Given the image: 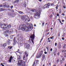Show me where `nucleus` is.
Masks as SVG:
<instances>
[{
    "label": "nucleus",
    "mask_w": 66,
    "mask_h": 66,
    "mask_svg": "<svg viewBox=\"0 0 66 66\" xmlns=\"http://www.w3.org/2000/svg\"><path fill=\"white\" fill-rule=\"evenodd\" d=\"M2 6H3L1 4L0 5V7H2Z\"/></svg>",
    "instance_id": "nucleus-31"
},
{
    "label": "nucleus",
    "mask_w": 66,
    "mask_h": 66,
    "mask_svg": "<svg viewBox=\"0 0 66 66\" xmlns=\"http://www.w3.org/2000/svg\"><path fill=\"white\" fill-rule=\"evenodd\" d=\"M33 35H32L30 36V38L31 39V40L32 42L34 44V39L35 38V34H34V32Z\"/></svg>",
    "instance_id": "nucleus-3"
},
{
    "label": "nucleus",
    "mask_w": 66,
    "mask_h": 66,
    "mask_svg": "<svg viewBox=\"0 0 66 66\" xmlns=\"http://www.w3.org/2000/svg\"><path fill=\"white\" fill-rule=\"evenodd\" d=\"M44 53L45 54H47V53L46 52H44Z\"/></svg>",
    "instance_id": "nucleus-44"
},
{
    "label": "nucleus",
    "mask_w": 66,
    "mask_h": 66,
    "mask_svg": "<svg viewBox=\"0 0 66 66\" xmlns=\"http://www.w3.org/2000/svg\"><path fill=\"white\" fill-rule=\"evenodd\" d=\"M50 42H51V40H48V43H50Z\"/></svg>",
    "instance_id": "nucleus-36"
},
{
    "label": "nucleus",
    "mask_w": 66,
    "mask_h": 66,
    "mask_svg": "<svg viewBox=\"0 0 66 66\" xmlns=\"http://www.w3.org/2000/svg\"><path fill=\"white\" fill-rule=\"evenodd\" d=\"M21 59V54H20L18 56V60H19Z\"/></svg>",
    "instance_id": "nucleus-9"
},
{
    "label": "nucleus",
    "mask_w": 66,
    "mask_h": 66,
    "mask_svg": "<svg viewBox=\"0 0 66 66\" xmlns=\"http://www.w3.org/2000/svg\"><path fill=\"white\" fill-rule=\"evenodd\" d=\"M32 26H29V28L26 27V25L24 24H23L22 25V27H21V26H20V29L22 31H25L26 32H28L29 30L31 29L30 30H32Z\"/></svg>",
    "instance_id": "nucleus-1"
},
{
    "label": "nucleus",
    "mask_w": 66,
    "mask_h": 66,
    "mask_svg": "<svg viewBox=\"0 0 66 66\" xmlns=\"http://www.w3.org/2000/svg\"><path fill=\"white\" fill-rule=\"evenodd\" d=\"M38 62H39V61L37 60L36 61V63L37 64L38 63Z\"/></svg>",
    "instance_id": "nucleus-30"
},
{
    "label": "nucleus",
    "mask_w": 66,
    "mask_h": 66,
    "mask_svg": "<svg viewBox=\"0 0 66 66\" xmlns=\"http://www.w3.org/2000/svg\"><path fill=\"white\" fill-rule=\"evenodd\" d=\"M13 6L12 5V6H10V8L11 9H13Z\"/></svg>",
    "instance_id": "nucleus-32"
},
{
    "label": "nucleus",
    "mask_w": 66,
    "mask_h": 66,
    "mask_svg": "<svg viewBox=\"0 0 66 66\" xmlns=\"http://www.w3.org/2000/svg\"><path fill=\"white\" fill-rule=\"evenodd\" d=\"M62 48H65V47L64 46H63L62 47Z\"/></svg>",
    "instance_id": "nucleus-53"
},
{
    "label": "nucleus",
    "mask_w": 66,
    "mask_h": 66,
    "mask_svg": "<svg viewBox=\"0 0 66 66\" xmlns=\"http://www.w3.org/2000/svg\"><path fill=\"white\" fill-rule=\"evenodd\" d=\"M47 4L49 6H52L53 5H54V4L51 3H48Z\"/></svg>",
    "instance_id": "nucleus-13"
},
{
    "label": "nucleus",
    "mask_w": 66,
    "mask_h": 66,
    "mask_svg": "<svg viewBox=\"0 0 66 66\" xmlns=\"http://www.w3.org/2000/svg\"><path fill=\"white\" fill-rule=\"evenodd\" d=\"M32 12H36V10L35 9H32L31 10Z\"/></svg>",
    "instance_id": "nucleus-24"
},
{
    "label": "nucleus",
    "mask_w": 66,
    "mask_h": 66,
    "mask_svg": "<svg viewBox=\"0 0 66 66\" xmlns=\"http://www.w3.org/2000/svg\"><path fill=\"white\" fill-rule=\"evenodd\" d=\"M45 57V54H44L42 55V61H44V60Z\"/></svg>",
    "instance_id": "nucleus-11"
},
{
    "label": "nucleus",
    "mask_w": 66,
    "mask_h": 66,
    "mask_svg": "<svg viewBox=\"0 0 66 66\" xmlns=\"http://www.w3.org/2000/svg\"><path fill=\"white\" fill-rule=\"evenodd\" d=\"M66 52V50H64V52Z\"/></svg>",
    "instance_id": "nucleus-51"
},
{
    "label": "nucleus",
    "mask_w": 66,
    "mask_h": 66,
    "mask_svg": "<svg viewBox=\"0 0 66 66\" xmlns=\"http://www.w3.org/2000/svg\"><path fill=\"white\" fill-rule=\"evenodd\" d=\"M64 46H66V44H65L64 45Z\"/></svg>",
    "instance_id": "nucleus-63"
},
{
    "label": "nucleus",
    "mask_w": 66,
    "mask_h": 66,
    "mask_svg": "<svg viewBox=\"0 0 66 66\" xmlns=\"http://www.w3.org/2000/svg\"><path fill=\"white\" fill-rule=\"evenodd\" d=\"M12 48H13V46H10V49H12Z\"/></svg>",
    "instance_id": "nucleus-33"
},
{
    "label": "nucleus",
    "mask_w": 66,
    "mask_h": 66,
    "mask_svg": "<svg viewBox=\"0 0 66 66\" xmlns=\"http://www.w3.org/2000/svg\"><path fill=\"white\" fill-rule=\"evenodd\" d=\"M42 40H43V39H41V40L40 41V43H41V42H42Z\"/></svg>",
    "instance_id": "nucleus-58"
},
{
    "label": "nucleus",
    "mask_w": 66,
    "mask_h": 66,
    "mask_svg": "<svg viewBox=\"0 0 66 66\" xmlns=\"http://www.w3.org/2000/svg\"><path fill=\"white\" fill-rule=\"evenodd\" d=\"M49 39H50V38H48L47 39L48 40H50Z\"/></svg>",
    "instance_id": "nucleus-62"
},
{
    "label": "nucleus",
    "mask_w": 66,
    "mask_h": 66,
    "mask_svg": "<svg viewBox=\"0 0 66 66\" xmlns=\"http://www.w3.org/2000/svg\"><path fill=\"white\" fill-rule=\"evenodd\" d=\"M18 12L20 14H23V12H22L21 11H18Z\"/></svg>",
    "instance_id": "nucleus-16"
},
{
    "label": "nucleus",
    "mask_w": 66,
    "mask_h": 66,
    "mask_svg": "<svg viewBox=\"0 0 66 66\" xmlns=\"http://www.w3.org/2000/svg\"><path fill=\"white\" fill-rule=\"evenodd\" d=\"M19 2V0H16L15 1H14V3H16V4H18V3Z\"/></svg>",
    "instance_id": "nucleus-8"
},
{
    "label": "nucleus",
    "mask_w": 66,
    "mask_h": 66,
    "mask_svg": "<svg viewBox=\"0 0 66 66\" xmlns=\"http://www.w3.org/2000/svg\"><path fill=\"white\" fill-rule=\"evenodd\" d=\"M62 15H63V16H64V13H62V14H61Z\"/></svg>",
    "instance_id": "nucleus-41"
},
{
    "label": "nucleus",
    "mask_w": 66,
    "mask_h": 66,
    "mask_svg": "<svg viewBox=\"0 0 66 66\" xmlns=\"http://www.w3.org/2000/svg\"><path fill=\"white\" fill-rule=\"evenodd\" d=\"M3 7H4V8H5V7H6V4H3Z\"/></svg>",
    "instance_id": "nucleus-23"
},
{
    "label": "nucleus",
    "mask_w": 66,
    "mask_h": 66,
    "mask_svg": "<svg viewBox=\"0 0 66 66\" xmlns=\"http://www.w3.org/2000/svg\"><path fill=\"white\" fill-rule=\"evenodd\" d=\"M42 22V26H44V24L45 23V22Z\"/></svg>",
    "instance_id": "nucleus-27"
},
{
    "label": "nucleus",
    "mask_w": 66,
    "mask_h": 66,
    "mask_svg": "<svg viewBox=\"0 0 66 66\" xmlns=\"http://www.w3.org/2000/svg\"><path fill=\"white\" fill-rule=\"evenodd\" d=\"M16 62V60H13V62Z\"/></svg>",
    "instance_id": "nucleus-45"
},
{
    "label": "nucleus",
    "mask_w": 66,
    "mask_h": 66,
    "mask_svg": "<svg viewBox=\"0 0 66 66\" xmlns=\"http://www.w3.org/2000/svg\"><path fill=\"white\" fill-rule=\"evenodd\" d=\"M19 50L18 49V50L17 51V52H18L19 53Z\"/></svg>",
    "instance_id": "nucleus-42"
},
{
    "label": "nucleus",
    "mask_w": 66,
    "mask_h": 66,
    "mask_svg": "<svg viewBox=\"0 0 66 66\" xmlns=\"http://www.w3.org/2000/svg\"><path fill=\"white\" fill-rule=\"evenodd\" d=\"M59 22H60V23H61V20H60V19H59Z\"/></svg>",
    "instance_id": "nucleus-47"
},
{
    "label": "nucleus",
    "mask_w": 66,
    "mask_h": 66,
    "mask_svg": "<svg viewBox=\"0 0 66 66\" xmlns=\"http://www.w3.org/2000/svg\"><path fill=\"white\" fill-rule=\"evenodd\" d=\"M30 46V45L28 43H25L24 44V47L25 48H29V47Z\"/></svg>",
    "instance_id": "nucleus-6"
},
{
    "label": "nucleus",
    "mask_w": 66,
    "mask_h": 66,
    "mask_svg": "<svg viewBox=\"0 0 66 66\" xmlns=\"http://www.w3.org/2000/svg\"><path fill=\"white\" fill-rule=\"evenodd\" d=\"M1 65L2 66H4V65H3V63H1Z\"/></svg>",
    "instance_id": "nucleus-40"
},
{
    "label": "nucleus",
    "mask_w": 66,
    "mask_h": 66,
    "mask_svg": "<svg viewBox=\"0 0 66 66\" xmlns=\"http://www.w3.org/2000/svg\"><path fill=\"white\" fill-rule=\"evenodd\" d=\"M13 33V32L11 31H10V33Z\"/></svg>",
    "instance_id": "nucleus-39"
},
{
    "label": "nucleus",
    "mask_w": 66,
    "mask_h": 66,
    "mask_svg": "<svg viewBox=\"0 0 66 66\" xmlns=\"http://www.w3.org/2000/svg\"><path fill=\"white\" fill-rule=\"evenodd\" d=\"M25 55L26 56V57H28V54H27V52H25Z\"/></svg>",
    "instance_id": "nucleus-21"
},
{
    "label": "nucleus",
    "mask_w": 66,
    "mask_h": 66,
    "mask_svg": "<svg viewBox=\"0 0 66 66\" xmlns=\"http://www.w3.org/2000/svg\"><path fill=\"white\" fill-rule=\"evenodd\" d=\"M35 65V62L34 63V64H33V66H36Z\"/></svg>",
    "instance_id": "nucleus-28"
},
{
    "label": "nucleus",
    "mask_w": 66,
    "mask_h": 66,
    "mask_svg": "<svg viewBox=\"0 0 66 66\" xmlns=\"http://www.w3.org/2000/svg\"><path fill=\"white\" fill-rule=\"evenodd\" d=\"M6 7H7V8H10V5H6Z\"/></svg>",
    "instance_id": "nucleus-26"
},
{
    "label": "nucleus",
    "mask_w": 66,
    "mask_h": 66,
    "mask_svg": "<svg viewBox=\"0 0 66 66\" xmlns=\"http://www.w3.org/2000/svg\"><path fill=\"white\" fill-rule=\"evenodd\" d=\"M10 46H8V48H10Z\"/></svg>",
    "instance_id": "nucleus-60"
},
{
    "label": "nucleus",
    "mask_w": 66,
    "mask_h": 66,
    "mask_svg": "<svg viewBox=\"0 0 66 66\" xmlns=\"http://www.w3.org/2000/svg\"><path fill=\"white\" fill-rule=\"evenodd\" d=\"M61 44H58V47L59 49H60L61 47Z\"/></svg>",
    "instance_id": "nucleus-17"
},
{
    "label": "nucleus",
    "mask_w": 66,
    "mask_h": 66,
    "mask_svg": "<svg viewBox=\"0 0 66 66\" xmlns=\"http://www.w3.org/2000/svg\"><path fill=\"white\" fill-rule=\"evenodd\" d=\"M6 33H7L9 34L10 33V31H9V30H7L6 31L4 32V33H6Z\"/></svg>",
    "instance_id": "nucleus-18"
},
{
    "label": "nucleus",
    "mask_w": 66,
    "mask_h": 66,
    "mask_svg": "<svg viewBox=\"0 0 66 66\" xmlns=\"http://www.w3.org/2000/svg\"><path fill=\"white\" fill-rule=\"evenodd\" d=\"M34 17L36 19H38L39 18V14L38 12L36 13L34 15Z\"/></svg>",
    "instance_id": "nucleus-4"
},
{
    "label": "nucleus",
    "mask_w": 66,
    "mask_h": 66,
    "mask_svg": "<svg viewBox=\"0 0 66 66\" xmlns=\"http://www.w3.org/2000/svg\"><path fill=\"white\" fill-rule=\"evenodd\" d=\"M6 26H7V24H2L1 26V28L2 29H3L4 28V27H5Z\"/></svg>",
    "instance_id": "nucleus-7"
},
{
    "label": "nucleus",
    "mask_w": 66,
    "mask_h": 66,
    "mask_svg": "<svg viewBox=\"0 0 66 66\" xmlns=\"http://www.w3.org/2000/svg\"><path fill=\"white\" fill-rule=\"evenodd\" d=\"M62 52H64V50H62Z\"/></svg>",
    "instance_id": "nucleus-55"
},
{
    "label": "nucleus",
    "mask_w": 66,
    "mask_h": 66,
    "mask_svg": "<svg viewBox=\"0 0 66 66\" xmlns=\"http://www.w3.org/2000/svg\"><path fill=\"white\" fill-rule=\"evenodd\" d=\"M12 59H13V56H11L10 57V59L9 61L10 63H11V61H12Z\"/></svg>",
    "instance_id": "nucleus-15"
},
{
    "label": "nucleus",
    "mask_w": 66,
    "mask_h": 66,
    "mask_svg": "<svg viewBox=\"0 0 66 66\" xmlns=\"http://www.w3.org/2000/svg\"><path fill=\"white\" fill-rule=\"evenodd\" d=\"M7 42L8 43V44L9 43H10V40H8L7 41Z\"/></svg>",
    "instance_id": "nucleus-29"
},
{
    "label": "nucleus",
    "mask_w": 66,
    "mask_h": 66,
    "mask_svg": "<svg viewBox=\"0 0 66 66\" xmlns=\"http://www.w3.org/2000/svg\"><path fill=\"white\" fill-rule=\"evenodd\" d=\"M26 4V3H23L22 5L23 6H24V7H26V6H27V5Z\"/></svg>",
    "instance_id": "nucleus-14"
},
{
    "label": "nucleus",
    "mask_w": 66,
    "mask_h": 66,
    "mask_svg": "<svg viewBox=\"0 0 66 66\" xmlns=\"http://www.w3.org/2000/svg\"><path fill=\"white\" fill-rule=\"evenodd\" d=\"M3 47H5L6 46V43H4V44H3Z\"/></svg>",
    "instance_id": "nucleus-25"
},
{
    "label": "nucleus",
    "mask_w": 66,
    "mask_h": 66,
    "mask_svg": "<svg viewBox=\"0 0 66 66\" xmlns=\"http://www.w3.org/2000/svg\"><path fill=\"white\" fill-rule=\"evenodd\" d=\"M57 62H58L59 61H60V59H57Z\"/></svg>",
    "instance_id": "nucleus-38"
},
{
    "label": "nucleus",
    "mask_w": 66,
    "mask_h": 66,
    "mask_svg": "<svg viewBox=\"0 0 66 66\" xmlns=\"http://www.w3.org/2000/svg\"><path fill=\"white\" fill-rule=\"evenodd\" d=\"M55 46H57V43H55Z\"/></svg>",
    "instance_id": "nucleus-34"
},
{
    "label": "nucleus",
    "mask_w": 66,
    "mask_h": 66,
    "mask_svg": "<svg viewBox=\"0 0 66 66\" xmlns=\"http://www.w3.org/2000/svg\"><path fill=\"white\" fill-rule=\"evenodd\" d=\"M62 21L63 22H64V20H62Z\"/></svg>",
    "instance_id": "nucleus-64"
},
{
    "label": "nucleus",
    "mask_w": 66,
    "mask_h": 66,
    "mask_svg": "<svg viewBox=\"0 0 66 66\" xmlns=\"http://www.w3.org/2000/svg\"><path fill=\"white\" fill-rule=\"evenodd\" d=\"M60 61V62L61 63H62V60H61Z\"/></svg>",
    "instance_id": "nucleus-57"
},
{
    "label": "nucleus",
    "mask_w": 66,
    "mask_h": 66,
    "mask_svg": "<svg viewBox=\"0 0 66 66\" xmlns=\"http://www.w3.org/2000/svg\"><path fill=\"white\" fill-rule=\"evenodd\" d=\"M52 51V48H51V50H50V51Z\"/></svg>",
    "instance_id": "nucleus-48"
},
{
    "label": "nucleus",
    "mask_w": 66,
    "mask_h": 66,
    "mask_svg": "<svg viewBox=\"0 0 66 66\" xmlns=\"http://www.w3.org/2000/svg\"><path fill=\"white\" fill-rule=\"evenodd\" d=\"M5 28H6V27H4V28H3V30H5Z\"/></svg>",
    "instance_id": "nucleus-43"
},
{
    "label": "nucleus",
    "mask_w": 66,
    "mask_h": 66,
    "mask_svg": "<svg viewBox=\"0 0 66 66\" xmlns=\"http://www.w3.org/2000/svg\"><path fill=\"white\" fill-rule=\"evenodd\" d=\"M26 62L23 61L22 60H19L18 61V66H26L25 63Z\"/></svg>",
    "instance_id": "nucleus-2"
},
{
    "label": "nucleus",
    "mask_w": 66,
    "mask_h": 66,
    "mask_svg": "<svg viewBox=\"0 0 66 66\" xmlns=\"http://www.w3.org/2000/svg\"><path fill=\"white\" fill-rule=\"evenodd\" d=\"M58 8V7L57 6H56V10H57V9Z\"/></svg>",
    "instance_id": "nucleus-46"
},
{
    "label": "nucleus",
    "mask_w": 66,
    "mask_h": 66,
    "mask_svg": "<svg viewBox=\"0 0 66 66\" xmlns=\"http://www.w3.org/2000/svg\"><path fill=\"white\" fill-rule=\"evenodd\" d=\"M49 31V30L46 29V32H48V31Z\"/></svg>",
    "instance_id": "nucleus-35"
},
{
    "label": "nucleus",
    "mask_w": 66,
    "mask_h": 66,
    "mask_svg": "<svg viewBox=\"0 0 66 66\" xmlns=\"http://www.w3.org/2000/svg\"><path fill=\"white\" fill-rule=\"evenodd\" d=\"M7 27H6V28H11V26L10 25H7Z\"/></svg>",
    "instance_id": "nucleus-22"
},
{
    "label": "nucleus",
    "mask_w": 66,
    "mask_h": 66,
    "mask_svg": "<svg viewBox=\"0 0 66 66\" xmlns=\"http://www.w3.org/2000/svg\"><path fill=\"white\" fill-rule=\"evenodd\" d=\"M10 38H11V39H13V37H11Z\"/></svg>",
    "instance_id": "nucleus-49"
},
{
    "label": "nucleus",
    "mask_w": 66,
    "mask_h": 66,
    "mask_svg": "<svg viewBox=\"0 0 66 66\" xmlns=\"http://www.w3.org/2000/svg\"><path fill=\"white\" fill-rule=\"evenodd\" d=\"M57 16H59V13L57 14Z\"/></svg>",
    "instance_id": "nucleus-54"
},
{
    "label": "nucleus",
    "mask_w": 66,
    "mask_h": 66,
    "mask_svg": "<svg viewBox=\"0 0 66 66\" xmlns=\"http://www.w3.org/2000/svg\"><path fill=\"white\" fill-rule=\"evenodd\" d=\"M22 19L24 20H25V21H27H27H28V19H26L25 18H22Z\"/></svg>",
    "instance_id": "nucleus-19"
},
{
    "label": "nucleus",
    "mask_w": 66,
    "mask_h": 66,
    "mask_svg": "<svg viewBox=\"0 0 66 66\" xmlns=\"http://www.w3.org/2000/svg\"><path fill=\"white\" fill-rule=\"evenodd\" d=\"M59 14H61L62 13V10L61 9H59Z\"/></svg>",
    "instance_id": "nucleus-20"
},
{
    "label": "nucleus",
    "mask_w": 66,
    "mask_h": 66,
    "mask_svg": "<svg viewBox=\"0 0 66 66\" xmlns=\"http://www.w3.org/2000/svg\"><path fill=\"white\" fill-rule=\"evenodd\" d=\"M25 56H26V55H24L23 56V59H25Z\"/></svg>",
    "instance_id": "nucleus-37"
},
{
    "label": "nucleus",
    "mask_w": 66,
    "mask_h": 66,
    "mask_svg": "<svg viewBox=\"0 0 66 66\" xmlns=\"http://www.w3.org/2000/svg\"><path fill=\"white\" fill-rule=\"evenodd\" d=\"M62 39L63 40H64V37H62Z\"/></svg>",
    "instance_id": "nucleus-52"
},
{
    "label": "nucleus",
    "mask_w": 66,
    "mask_h": 66,
    "mask_svg": "<svg viewBox=\"0 0 66 66\" xmlns=\"http://www.w3.org/2000/svg\"><path fill=\"white\" fill-rule=\"evenodd\" d=\"M45 7H44V8H47L48 9L49 8V6H48V5L47 4H46L45 5Z\"/></svg>",
    "instance_id": "nucleus-12"
},
{
    "label": "nucleus",
    "mask_w": 66,
    "mask_h": 66,
    "mask_svg": "<svg viewBox=\"0 0 66 66\" xmlns=\"http://www.w3.org/2000/svg\"><path fill=\"white\" fill-rule=\"evenodd\" d=\"M15 6H17L18 5L17 4H16L15 5Z\"/></svg>",
    "instance_id": "nucleus-61"
},
{
    "label": "nucleus",
    "mask_w": 66,
    "mask_h": 66,
    "mask_svg": "<svg viewBox=\"0 0 66 66\" xmlns=\"http://www.w3.org/2000/svg\"><path fill=\"white\" fill-rule=\"evenodd\" d=\"M42 52H40L39 54H37V55L36 56V57H37V58H39V57H41V56H42Z\"/></svg>",
    "instance_id": "nucleus-5"
},
{
    "label": "nucleus",
    "mask_w": 66,
    "mask_h": 66,
    "mask_svg": "<svg viewBox=\"0 0 66 66\" xmlns=\"http://www.w3.org/2000/svg\"><path fill=\"white\" fill-rule=\"evenodd\" d=\"M60 36V33H59V35H58V36Z\"/></svg>",
    "instance_id": "nucleus-50"
},
{
    "label": "nucleus",
    "mask_w": 66,
    "mask_h": 66,
    "mask_svg": "<svg viewBox=\"0 0 66 66\" xmlns=\"http://www.w3.org/2000/svg\"><path fill=\"white\" fill-rule=\"evenodd\" d=\"M39 1H40V2H42V0H39Z\"/></svg>",
    "instance_id": "nucleus-56"
},
{
    "label": "nucleus",
    "mask_w": 66,
    "mask_h": 66,
    "mask_svg": "<svg viewBox=\"0 0 66 66\" xmlns=\"http://www.w3.org/2000/svg\"><path fill=\"white\" fill-rule=\"evenodd\" d=\"M63 8H64V9H65L66 8V7H65V6H63Z\"/></svg>",
    "instance_id": "nucleus-59"
},
{
    "label": "nucleus",
    "mask_w": 66,
    "mask_h": 66,
    "mask_svg": "<svg viewBox=\"0 0 66 66\" xmlns=\"http://www.w3.org/2000/svg\"><path fill=\"white\" fill-rule=\"evenodd\" d=\"M16 38L15 37H14L13 39V45H15L16 44V41H15Z\"/></svg>",
    "instance_id": "nucleus-10"
}]
</instances>
